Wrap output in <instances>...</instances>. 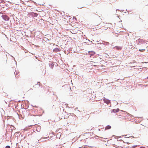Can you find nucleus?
I'll use <instances>...</instances> for the list:
<instances>
[{
  "label": "nucleus",
  "instance_id": "1",
  "mask_svg": "<svg viewBox=\"0 0 148 148\" xmlns=\"http://www.w3.org/2000/svg\"><path fill=\"white\" fill-rule=\"evenodd\" d=\"M2 17L5 20L7 21L9 20V18L7 16H6L5 15H2Z\"/></svg>",
  "mask_w": 148,
  "mask_h": 148
},
{
  "label": "nucleus",
  "instance_id": "11",
  "mask_svg": "<svg viewBox=\"0 0 148 148\" xmlns=\"http://www.w3.org/2000/svg\"><path fill=\"white\" fill-rule=\"evenodd\" d=\"M14 76H15V73H14Z\"/></svg>",
  "mask_w": 148,
  "mask_h": 148
},
{
  "label": "nucleus",
  "instance_id": "9",
  "mask_svg": "<svg viewBox=\"0 0 148 148\" xmlns=\"http://www.w3.org/2000/svg\"><path fill=\"white\" fill-rule=\"evenodd\" d=\"M34 15H36V16H37V15H38V14H36V13H34Z\"/></svg>",
  "mask_w": 148,
  "mask_h": 148
},
{
  "label": "nucleus",
  "instance_id": "13",
  "mask_svg": "<svg viewBox=\"0 0 148 148\" xmlns=\"http://www.w3.org/2000/svg\"><path fill=\"white\" fill-rule=\"evenodd\" d=\"M100 112H101V110H100Z\"/></svg>",
  "mask_w": 148,
  "mask_h": 148
},
{
  "label": "nucleus",
  "instance_id": "2",
  "mask_svg": "<svg viewBox=\"0 0 148 148\" xmlns=\"http://www.w3.org/2000/svg\"><path fill=\"white\" fill-rule=\"evenodd\" d=\"M113 48L114 49H116L117 50H120L121 49L122 47L120 46H115Z\"/></svg>",
  "mask_w": 148,
  "mask_h": 148
},
{
  "label": "nucleus",
  "instance_id": "10",
  "mask_svg": "<svg viewBox=\"0 0 148 148\" xmlns=\"http://www.w3.org/2000/svg\"><path fill=\"white\" fill-rule=\"evenodd\" d=\"M146 5L148 6V1H147V3Z\"/></svg>",
  "mask_w": 148,
  "mask_h": 148
},
{
  "label": "nucleus",
  "instance_id": "12",
  "mask_svg": "<svg viewBox=\"0 0 148 148\" xmlns=\"http://www.w3.org/2000/svg\"><path fill=\"white\" fill-rule=\"evenodd\" d=\"M16 72V75H18V74Z\"/></svg>",
  "mask_w": 148,
  "mask_h": 148
},
{
  "label": "nucleus",
  "instance_id": "5",
  "mask_svg": "<svg viewBox=\"0 0 148 148\" xmlns=\"http://www.w3.org/2000/svg\"><path fill=\"white\" fill-rule=\"evenodd\" d=\"M111 128V127L110 125H108L107 126L105 130H108L110 129Z\"/></svg>",
  "mask_w": 148,
  "mask_h": 148
},
{
  "label": "nucleus",
  "instance_id": "3",
  "mask_svg": "<svg viewBox=\"0 0 148 148\" xmlns=\"http://www.w3.org/2000/svg\"><path fill=\"white\" fill-rule=\"evenodd\" d=\"M103 101L104 102L107 104H109L110 103V101L109 100H107L105 99H103Z\"/></svg>",
  "mask_w": 148,
  "mask_h": 148
},
{
  "label": "nucleus",
  "instance_id": "8",
  "mask_svg": "<svg viewBox=\"0 0 148 148\" xmlns=\"http://www.w3.org/2000/svg\"><path fill=\"white\" fill-rule=\"evenodd\" d=\"M119 111V109H117L116 110V112H118Z\"/></svg>",
  "mask_w": 148,
  "mask_h": 148
},
{
  "label": "nucleus",
  "instance_id": "7",
  "mask_svg": "<svg viewBox=\"0 0 148 148\" xmlns=\"http://www.w3.org/2000/svg\"><path fill=\"white\" fill-rule=\"evenodd\" d=\"M5 148H10V147L9 146H7L5 147Z\"/></svg>",
  "mask_w": 148,
  "mask_h": 148
},
{
  "label": "nucleus",
  "instance_id": "4",
  "mask_svg": "<svg viewBox=\"0 0 148 148\" xmlns=\"http://www.w3.org/2000/svg\"><path fill=\"white\" fill-rule=\"evenodd\" d=\"M98 20H99V22L98 23H97V21H96V25H99L100 24V21H101V19L99 17Z\"/></svg>",
  "mask_w": 148,
  "mask_h": 148
},
{
  "label": "nucleus",
  "instance_id": "6",
  "mask_svg": "<svg viewBox=\"0 0 148 148\" xmlns=\"http://www.w3.org/2000/svg\"><path fill=\"white\" fill-rule=\"evenodd\" d=\"M139 51H141V52H143V51H145V49H139Z\"/></svg>",
  "mask_w": 148,
  "mask_h": 148
}]
</instances>
